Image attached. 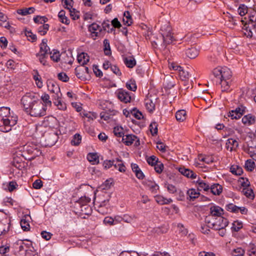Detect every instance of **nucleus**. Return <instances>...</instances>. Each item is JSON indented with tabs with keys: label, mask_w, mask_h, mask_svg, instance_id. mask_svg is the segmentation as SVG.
Returning <instances> with one entry per match:
<instances>
[{
	"label": "nucleus",
	"mask_w": 256,
	"mask_h": 256,
	"mask_svg": "<svg viewBox=\"0 0 256 256\" xmlns=\"http://www.w3.org/2000/svg\"><path fill=\"white\" fill-rule=\"evenodd\" d=\"M18 121L16 115L11 114L10 108L8 107L0 108V130L2 132H8L11 130L12 127L15 126Z\"/></svg>",
	"instance_id": "1"
},
{
	"label": "nucleus",
	"mask_w": 256,
	"mask_h": 256,
	"mask_svg": "<svg viewBox=\"0 0 256 256\" xmlns=\"http://www.w3.org/2000/svg\"><path fill=\"white\" fill-rule=\"evenodd\" d=\"M46 108L44 104L36 100L28 110H26V112L32 116L40 117L46 114Z\"/></svg>",
	"instance_id": "2"
},
{
	"label": "nucleus",
	"mask_w": 256,
	"mask_h": 256,
	"mask_svg": "<svg viewBox=\"0 0 256 256\" xmlns=\"http://www.w3.org/2000/svg\"><path fill=\"white\" fill-rule=\"evenodd\" d=\"M94 204L95 209L102 214H106L110 213L112 211V208L109 204L108 200H104L100 202L95 198Z\"/></svg>",
	"instance_id": "3"
},
{
	"label": "nucleus",
	"mask_w": 256,
	"mask_h": 256,
	"mask_svg": "<svg viewBox=\"0 0 256 256\" xmlns=\"http://www.w3.org/2000/svg\"><path fill=\"white\" fill-rule=\"evenodd\" d=\"M160 31L165 44H168L173 42L174 39L172 33V28L168 24H166L162 26Z\"/></svg>",
	"instance_id": "4"
},
{
	"label": "nucleus",
	"mask_w": 256,
	"mask_h": 256,
	"mask_svg": "<svg viewBox=\"0 0 256 256\" xmlns=\"http://www.w3.org/2000/svg\"><path fill=\"white\" fill-rule=\"evenodd\" d=\"M213 74L217 79L232 80V72L227 67H218L214 70Z\"/></svg>",
	"instance_id": "5"
},
{
	"label": "nucleus",
	"mask_w": 256,
	"mask_h": 256,
	"mask_svg": "<svg viewBox=\"0 0 256 256\" xmlns=\"http://www.w3.org/2000/svg\"><path fill=\"white\" fill-rule=\"evenodd\" d=\"M46 146H52L56 143L58 139V132L56 130H51L45 132L43 135Z\"/></svg>",
	"instance_id": "6"
},
{
	"label": "nucleus",
	"mask_w": 256,
	"mask_h": 256,
	"mask_svg": "<svg viewBox=\"0 0 256 256\" xmlns=\"http://www.w3.org/2000/svg\"><path fill=\"white\" fill-rule=\"evenodd\" d=\"M36 101L34 94L30 93L26 94L21 99L22 104L26 112Z\"/></svg>",
	"instance_id": "7"
},
{
	"label": "nucleus",
	"mask_w": 256,
	"mask_h": 256,
	"mask_svg": "<svg viewBox=\"0 0 256 256\" xmlns=\"http://www.w3.org/2000/svg\"><path fill=\"white\" fill-rule=\"evenodd\" d=\"M48 90L52 94V96L53 98H62V94L60 92V88L58 86L53 82H49L48 84Z\"/></svg>",
	"instance_id": "8"
},
{
	"label": "nucleus",
	"mask_w": 256,
	"mask_h": 256,
	"mask_svg": "<svg viewBox=\"0 0 256 256\" xmlns=\"http://www.w3.org/2000/svg\"><path fill=\"white\" fill-rule=\"evenodd\" d=\"M117 98L119 100L124 103L130 102L131 100L130 94L123 89H118L116 92Z\"/></svg>",
	"instance_id": "9"
},
{
	"label": "nucleus",
	"mask_w": 256,
	"mask_h": 256,
	"mask_svg": "<svg viewBox=\"0 0 256 256\" xmlns=\"http://www.w3.org/2000/svg\"><path fill=\"white\" fill-rule=\"evenodd\" d=\"M245 108V107L242 106L238 107L235 110L229 112L228 116L230 117L232 119H239L244 114Z\"/></svg>",
	"instance_id": "10"
},
{
	"label": "nucleus",
	"mask_w": 256,
	"mask_h": 256,
	"mask_svg": "<svg viewBox=\"0 0 256 256\" xmlns=\"http://www.w3.org/2000/svg\"><path fill=\"white\" fill-rule=\"evenodd\" d=\"M216 82L221 85V90L222 92H230L232 88H231L232 80L218 79Z\"/></svg>",
	"instance_id": "11"
},
{
	"label": "nucleus",
	"mask_w": 256,
	"mask_h": 256,
	"mask_svg": "<svg viewBox=\"0 0 256 256\" xmlns=\"http://www.w3.org/2000/svg\"><path fill=\"white\" fill-rule=\"evenodd\" d=\"M228 224V221L226 218L223 216H217L214 230H220V228H226Z\"/></svg>",
	"instance_id": "12"
},
{
	"label": "nucleus",
	"mask_w": 256,
	"mask_h": 256,
	"mask_svg": "<svg viewBox=\"0 0 256 256\" xmlns=\"http://www.w3.org/2000/svg\"><path fill=\"white\" fill-rule=\"evenodd\" d=\"M178 171L182 174L188 178L195 179L197 177V174L196 172H194L192 170L186 168L184 167L180 168Z\"/></svg>",
	"instance_id": "13"
},
{
	"label": "nucleus",
	"mask_w": 256,
	"mask_h": 256,
	"mask_svg": "<svg viewBox=\"0 0 256 256\" xmlns=\"http://www.w3.org/2000/svg\"><path fill=\"white\" fill-rule=\"evenodd\" d=\"M88 30L91 32L92 37H97L98 34L102 32V28L100 26L96 23H92L89 26Z\"/></svg>",
	"instance_id": "14"
},
{
	"label": "nucleus",
	"mask_w": 256,
	"mask_h": 256,
	"mask_svg": "<svg viewBox=\"0 0 256 256\" xmlns=\"http://www.w3.org/2000/svg\"><path fill=\"white\" fill-rule=\"evenodd\" d=\"M244 34L247 37L252 38L253 35V32L256 34V22L254 24H248V26L246 24L244 26Z\"/></svg>",
	"instance_id": "15"
},
{
	"label": "nucleus",
	"mask_w": 256,
	"mask_h": 256,
	"mask_svg": "<svg viewBox=\"0 0 256 256\" xmlns=\"http://www.w3.org/2000/svg\"><path fill=\"white\" fill-rule=\"evenodd\" d=\"M210 214L208 216L214 217L222 216L224 214V210L222 208L218 206H213L210 208Z\"/></svg>",
	"instance_id": "16"
},
{
	"label": "nucleus",
	"mask_w": 256,
	"mask_h": 256,
	"mask_svg": "<svg viewBox=\"0 0 256 256\" xmlns=\"http://www.w3.org/2000/svg\"><path fill=\"white\" fill-rule=\"evenodd\" d=\"M143 183L152 192L156 193L159 189L158 185L152 180H146Z\"/></svg>",
	"instance_id": "17"
},
{
	"label": "nucleus",
	"mask_w": 256,
	"mask_h": 256,
	"mask_svg": "<svg viewBox=\"0 0 256 256\" xmlns=\"http://www.w3.org/2000/svg\"><path fill=\"white\" fill-rule=\"evenodd\" d=\"M113 160L114 162L112 166H114L116 170H118L121 172H126V167L124 165V162L121 159L116 158L115 160Z\"/></svg>",
	"instance_id": "18"
},
{
	"label": "nucleus",
	"mask_w": 256,
	"mask_h": 256,
	"mask_svg": "<svg viewBox=\"0 0 256 256\" xmlns=\"http://www.w3.org/2000/svg\"><path fill=\"white\" fill-rule=\"evenodd\" d=\"M238 146V143L236 140L230 138L226 140V148L228 150L232 152L236 150Z\"/></svg>",
	"instance_id": "19"
},
{
	"label": "nucleus",
	"mask_w": 256,
	"mask_h": 256,
	"mask_svg": "<svg viewBox=\"0 0 256 256\" xmlns=\"http://www.w3.org/2000/svg\"><path fill=\"white\" fill-rule=\"evenodd\" d=\"M196 185L199 191L204 190L206 192L210 190V186L208 184L201 180L200 178H198L196 182Z\"/></svg>",
	"instance_id": "20"
},
{
	"label": "nucleus",
	"mask_w": 256,
	"mask_h": 256,
	"mask_svg": "<svg viewBox=\"0 0 256 256\" xmlns=\"http://www.w3.org/2000/svg\"><path fill=\"white\" fill-rule=\"evenodd\" d=\"M187 199L190 200L194 201L198 198L200 195V191L195 188H190L187 190Z\"/></svg>",
	"instance_id": "21"
},
{
	"label": "nucleus",
	"mask_w": 256,
	"mask_h": 256,
	"mask_svg": "<svg viewBox=\"0 0 256 256\" xmlns=\"http://www.w3.org/2000/svg\"><path fill=\"white\" fill-rule=\"evenodd\" d=\"M137 138V136L134 134H126L124 135L122 137V142L128 146L132 144L134 142Z\"/></svg>",
	"instance_id": "22"
},
{
	"label": "nucleus",
	"mask_w": 256,
	"mask_h": 256,
	"mask_svg": "<svg viewBox=\"0 0 256 256\" xmlns=\"http://www.w3.org/2000/svg\"><path fill=\"white\" fill-rule=\"evenodd\" d=\"M124 64L128 68H133L136 65V60L134 56H124L123 58Z\"/></svg>",
	"instance_id": "23"
},
{
	"label": "nucleus",
	"mask_w": 256,
	"mask_h": 256,
	"mask_svg": "<svg viewBox=\"0 0 256 256\" xmlns=\"http://www.w3.org/2000/svg\"><path fill=\"white\" fill-rule=\"evenodd\" d=\"M242 121L244 124L250 126L255 123L256 117L252 114H248L242 118Z\"/></svg>",
	"instance_id": "24"
},
{
	"label": "nucleus",
	"mask_w": 256,
	"mask_h": 256,
	"mask_svg": "<svg viewBox=\"0 0 256 256\" xmlns=\"http://www.w3.org/2000/svg\"><path fill=\"white\" fill-rule=\"evenodd\" d=\"M185 54L190 58H194L198 56V50L194 47H191L186 50Z\"/></svg>",
	"instance_id": "25"
},
{
	"label": "nucleus",
	"mask_w": 256,
	"mask_h": 256,
	"mask_svg": "<svg viewBox=\"0 0 256 256\" xmlns=\"http://www.w3.org/2000/svg\"><path fill=\"white\" fill-rule=\"evenodd\" d=\"M47 42L48 40L46 38L42 40V43L40 44V50L38 52L48 55L50 53V48L47 45Z\"/></svg>",
	"instance_id": "26"
},
{
	"label": "nucleus",
	"mask_w": 256,
	"mask_h": 256,
	"mask_svg": "<svg viewBox=\"0 0 256 256\" xmlns=\"http://www.w3.org/2000/svg\"><path fill=\"white\" fill-rule=\"evenodd\" d=\"M154 198L156 202L160 205L168 204L172 202V198H166L160 195L156 196Z\"/></svg>",
	"instance_id": "27"
},
{
	"label": "nucleus",
	"mask_w": 256,
	"mask_h": 256,
	"mask_svg": "<svg viewBox=\"0 0 256 256\" xmlns=\"http://www.w3.org/2000/svg\"><path fill=\"white\" fill-rule=\"evenodd\" d=\"M211 192L214 195H220L222 190V187L218 184H214L210 188Z\"/></svg>",
	"instance_id": "28"
},
{
	"label": "nucleus",
	"mask_w": 256,
	"mask_h": 256,
	"mask_svg": "<svg viewBox=\"0 0 256 256\" xmlns=\"http://www.w3.org/2000/svg\"><path fill=\"white\" fill-rule=\"evenodd\" d=\"M186 112L184 110H178L175 114L176 120L180 122H184L186 119Z\"/></svg>",
	"instance_id": "29"
},
{
	"label": "nucleus",
	"mask_w": 256,
	"mask_h": 256,
	"mask_svg": "<svg viewBox=\"0 0 256 256\" xmlns=\"http://www.w3.org/2000/svg\"><path fill=\"white\" fill-rule=\"evenodd\" d=\"M78 60L80 64L84 66L89 62V56L87 54L82 52L78 56Z\"/></svg>",
	"instance_id": "30"
},
{
	"label": "nucleus",
	"mask_w": 256,
	"mask_h": 256,
	"mask_svg": "<svg viewBox=\"0 0 256 256\" xmlns=\"http://www.w3.org/2000/svg\"><path fill=\"white\" fill-rule=\"evenodd\" d=\"M87 159L93 164H98L99 162V157L96 153H89L87 155Z\"/></svg>",
	"instance_id": "31"
},
{
	"label": "nucleus",
	"mask_w": 256,
	"mask_h": 256,
	"mask_svg": "<svg viewBox=\"0 0 256 256\" xmlns=\"http://www.w3.org/2000/svg\"><path fill=\"white\" fill-rule=\"evenodd\" d=\"M217 217H214L210 216H207L204 220L206 224H208V226L212 229L214 230V226L216 224V221Z\"/></svg>",
	"instance_id": "32"
},
{
	"label": "nucleus",
	"mask_w": 256,
	"mask_h": 256,
	"mask_svg": "<svg viewBox=\"0 0 256 256\" xmlns=\"http://www.w3.org/2000/svg\"><path fill=\"white\" fill-rule=\"evenodd\" d=\"M54 104L57 106L58 110H64L66 109V105L65 102L61 100V98H54Z\"/></svg>",
	"instance_id": "33"
},
{
	"label": "nucleus",
	"mask_w": 256,
	"mask_h": 256,
	"mask_svg": "<svg viewBox=\"0 0 256 256\" xmlns=\"http://www.w3.org/2000/svg\"><path fill=\"white\" fill-rule=\"evenodd\" d=\"M35 8L34 7H30L28 8H24L20 9L17 10V12L19 14L22 16H26L28 14H31L34 12Z\"/></svg>",
	"instance_id": "34"
},
{
	"label": "nucleus",
	"mask_w": 256,
	"mask_h": 256,
	"mask_svg": "<svg viewBox=\"0 0 256 256\" xmlns=\"http://www.w3.org/2000/svg\"><path fill=\"white\" fill-rule=\"evenodd\" d=\"M256 164L254 160L248 159L245 162L244 168L248 171L252 172L255 168Z\"/></svg>",
	"instance_id": "35"
},
{
	"label": "nucleus",
	"mask_w": 256,
	"mask_h": 256,
	"mask_svg": "<svg viewBox=\"0 0 256 256\" xmlns=\"http://www.w3.org/2000/svg\"><path fill=\"white\" fill-rule=\"evenodd\" d=\"M123 22L124 24L130 26L132 23V20L128 11H126L124 14Z\"/></svg>",
	"instance_id": "36"
},
{
	"label": "nucleus",
	"mask_w": 256,
	"mask_h": 256,
	"mask_svg": "<svg viewBox=\"0 0 256 256\" xmlns=\"http://www.w3.org/2000/svg\"><path fill=\"white\" fill-rule=\"evenodd\" d=\"M34 74L33 76V78L36 81V83L38 87L40 88L42 86V82L41 80V76L39 74L37 70H34Z\"/></svg>",
	"instance_id": "37"
},
{
	"label": "nucleus",
	"mask_w": 256,
	"mask_h": 256,
	"mask_svg": "<svg viewBox=\"0 0 256 256\" xmlns=\"http://www.w3.org/2000/svg\"><path fill=\"white\" fill-rule=\"evenodd\" d=\"M65 11L61 10L58 14L60 20L63 24H68L70 23V20L67 17L65 16Z\"/></svg>",
	"instance_id": "38"
},
{
	"label": "nucleus",
	"mask_w": 256,
	"mask_h": 256,
	"mask_svg": "<svg viewBox=\"0 0 256 256\" xmlns=\"http://www.w3.org/2000/svg\"><path fill=\"white\" fill-rule=\"evenodd\" d=\"M179 76L180 80L184 82V85H186V83L189 78L188 72L182 68L179 71Z\"/></svg>",
	"instance_id": "39"
},
{
	"label": "nucleus",
	"mask_w": 256,
	"mask_h": 256,
	"mask_svg": "<svg viewBox=\"0 0 256 256\" xmlns=\"http://www.w3.org/2000/svg\"><path fill=\"white\" fill-rule=\"evenodd\" d=\"M230 172L235 175L240 176L243 172L242 168L238 166H232L230 168Z\"/></svg>",
	"instance_id": "40"
},
{
	"label": "nucleus",
	"mask_w": 256,
	"mask_h": 256,
	"mask_svg": "<svg viewBox=\"0 0 256 256\" xmlns=\"http://www.w3.org/2000/svg\"><path fill=\"white\" fill-rule=\"evenodd\" d=\"M102 30H106L108 29V32L110 33L112 32L114 30V28H110V21L108 20H104L102 24Z\"/></svg>",
	"instance_id": "41"
},
{
	"label": "nucleus",
	"mask_w": 256,
	"mask_h": 256,
	"mask_svg": "<svg viewBox=\"0 0 256 256\" xmlns=\"http://www.w3.org/2000/svg\"><path fill=\"white\" fill-rule=\"evenodd\" d=\"M50 58L53 61L58 62L60 60V54L58 50H53L52 52H50Z\"/></svg>",
	"instance_id": "42"
},
{
	"label": "nucleus",
	"mask_w": 256,
	"mask_h": 256,
	"mask_svg": "<svg viewBox=\"0 0 256 256\" xmlns=\"http://www.w3.org/2000/svg\"><path fill=\"white\" fill-rule=\"evenodd\" d=\"M242 192L246 197L249 198H253L254 196L253 190L252 188H249V187L244 188Z\"/></svg>",
	"instance_id": "43"
},
{
	"label": "nucleus",
	"mask_w": 256,
	"mask_h": 256,
	"mask_svg": "<svg viewBox=\"0 0 256 256\" xmlns=\"http://www.w3.org/2000/svg\"><path fill=\"white\" fill-rule=\"evenodd\" d=\"M104 45V52L106 56H110L111 54L109 40L107 39L104 40L103 42Z\"/></svg>",
	"instance_id": "44"
},
{
	"label": "nucleus",
	"mask_w": 256,
	"mask_h": 256,
	"mask_svg": "<svg viewBox=\"0 0 256 256\" xmlns=\"http://www.w3.org/2000/svg\"><path fill=\"white\" fill-rule=\"evenodd\" d=\"M36 56L38 58L39 62L44 66L47 65L46 58L48 57V54H41L38 52L36 54Z\"/></svg>",
	"instance_id": "45"
},
{
	"label": "nucleus",
	"mask_w": 256,
	"mask_h": 256,
	"mask_svg": "<svg viewBox=\"0 0 256 256\" xmlns=\"http://www.w3.org/2000/svg\"><path fill=\"white\" fill-rule=\"evenodd\" d=\"M81 141L82 136L78 134H76L73 136L71 144L73 146H78L81 142Z\"/></svg>",
	"instance_id": "46"
},
{
	"label": "nucleus",
	"mask_w": 256,
	"mask_h": 256,
	"mask_svg": "<svg viewBox=\"0 0 256 256\" xmlns=\"http://www.w3.org/2000/svg\"><path fill=\"white\" fill-rule=\"evenodd\" d=\"M126 87L129 90L133 92H135L137 88L135 80H130L126 83Z\"/></svg>",
	"instance_id": "47"
},
{
	"label": "nucleus",
	"mask_w": 256,
	"mask_h": 256,
	"mask_svg": "<svg viewBox=\"0 0 256 256\" xmlns=\"http://www.w3.org/2000/svg\"><path fill=\"white\" fill-rule=\"evenodd\" d=\"M244 250L242 248H237L234 249L232 252V256H243L244 254Z\"/></svg>",
	"instance_id": "48"
},
{
	"label": "nucleus",
	"mask_w": 256,
	"mask_h": 256,
	"mask_svg": "<svg viewBox=\"0 0 256 256\" xmlns=\"http://www.w3.org/2000/svg\"><path fill=\"white\" fill-rule=\"evenodd\" d=\"M146 107L148 112H152L155 110V104L151 100H147L146 102Z\"/></svg>",
	"instance_id": "49"
},
{
	"label": "nucleus",
	"mask_w": 256,
	"mask_h": 256,
	"mask_svg": "<svg viewBox=\"0 0 256 256\" xmlns=\"http://www.w3.org/2000/svg\"><path fill=\"white\" fill-rule=\"evenodd\" d=\"M242 228V222L236 220L232 223V230L234 232H238Z\"/></svg>",
	"instance_id": "50"
},
{
	"label": "nucleus",
	"mask_w": 256,
	"mask_h": 256,
	"mask_svg": "<svg viewBox=\"0 0 256 256\" xmlns=\"http://www.w3.org/2000/svg\"><path fill=\"white\" fill-rule=\"evenodd\" d=\"M114 133L118 137H122L124 135V130L122 126H116L114 128Z\"/></svg>",
	"instance_id": "51"
},
{
	"label": "nucleus",
	"mask_w": 256,
	"mask_h": 256,
	"mask_svg": "<svg viewBox=\"0 0 256 256\" xmlns=\"http://www.w3.org/2000/svg\"><path fill=\"white\" fill-rule=\"evenodd\" d=\"M41 98L43 102L44 103V106H46V108L47 106H51L52 102L50 100V98L48 94H43L41 96Z\"/></svg>",
	"instance_id": "52"
},
{
	"label": "nucleus",
	"mask_w": 256,
	"mask_h": 256,
	"mask_svg": "<svg viewBox=\"0 0 256 256\" xmlns=\"http://www.w3.org/2000/svg\"><path fill=\"white\" fill-rule=\"evenodd\" d=\"M225 208L228 211L233 213H238V206L232 203L226 204Z\"/></svg>",
	"instance_id": "53"
},
{
	"label": "nucleus",
	"mask_w": 256,
	"mask_h": 256,
	"mask_svg": "<svg viewBox=\"0 0 256 256\" xmlns=\"http://www.w3.org/2000/svg\"><path fill=\"white\" fill-rule=\"evenodd\" d=\"M25 218H22L20 220V226L22 229L24 231H28L30 229V224L26 220V216H24Z\"/></svg>",
	"instance_id": "54"
},
{
	"label": "nucleus",
	"mask_w": 256,
	"mask_h": 256,
	"mask_svg": "<svg viewBox=\"0 0 256 256\" xmlns=\"http://www.w3.org/2000/svg\"><path fill=\"white\" fill-rule=\"evenodd\" d=\"M150 130L152 136H154L158 133V124L156 122L150 124L149 126Z\"/></svg>",
	"instance_id": "55"
},
{
	"label": "nucleus",
	"mask_w": 256,
	"mask_h": 256,
	"mask_svg": "<svg viewBox=\"0 0 256 256\" xmlns=\"http://www.w3.org/2000/svg\"><path fill=\"white\" fill-rule=\"evenodd\" d=\"M238 182L244 188H248L250 186V182L247 178L242 177L240 178Z\"/></svg>",
	"instance_id": "56"
},
{
	"label": "nucleus",
	"mask_w": 256,
	"mask_h": 256,
	"mask_svg": "<svg viewBox=\"0 0 256 256\" xmlns=\"http://www.w3.org/2000/svg\"><path fill=\"white\" fill-rule=\"evenodd\" d=\"M64 4V8L70 10V15L72 16V11L71 9L72 8L73 0H62Z\"/></svg>",
	"instance_id": "57"
},
{
	"label": "nucleus",
	"mask_w": 256,
	"mask_h": 256,
	"mask_svg": "<svg viewBox=\"0 0 256 256\" xmlns=\"http://www.w3.org/2000/svg\"><path fill=\"white\" fill-rule=\"evenodd\" d=\"M148 163L152 166H154L158 161V158L154 156H152L147 158Z\"/></svg>",
	"instance_id": "58"
},
{
	"label": "nucleus",
	"mask_w": 256,
	"mask_h": 256,
	"mask_svg": "<svg viewBox=\"0 0 256 256\" xmlns=\"http://www.w3.org/2000/svg\"><path fill=\"white\" fill-rule=\"evenodd\" d=\"M164 168V164L159 160L154 165V170L158 174H160L162 172Z\"/></svg>",
	"instance_id": "59"
},
{
	"label": "nucleus",
	"mask_w": 256,
	"mask_h": 256,
	"mask_svg": "<svg viewBox=\"0 0 256 256\" xmlns=\"http://www.w3.org/2000/svg\"><path fill=\"white\" fill-rule=\"evenodd\" d=\"M164 187L166 188L170 194H174L176 192V187L172 184L166 182L164 184Z\"/></svg>",
	"instance_id": "60"
},
{
	"label": "nucleus",
	"mask_w": 256,
	"mask_h": 256,
	"mask_svg": "<svg viewBox=\"0 0 256 256\" xmlns=\"http://www.w3.org/2000/svg\"><path fill=\"white\" fill-rule=\"evenodd\" d=\"M58 78L63 82H67L69 80L68 76L64 72H60L58 74Z\"/></svg>",
	"instance_id": "61"
},
{
	"label": "nucleus",
	"mask_w": 256,
	"mask_h": 256,
	"mask_svg": "<svg viewBox=\"0 0 256 256\" xmlns=\"http://www.w3.org/2000/svg\"><path fill=\"white\" fill-rule=\"evenodd\" d=\"M238 12L240 15L243 16L247 13L248 9L246 6L244 4H242L240 5L238 8Z\"/></svg>",
	"instance_id": "62"
},
{
	"label": "nucleus",
	"mask_w": 256,
	"mask_h": 256,
	"mask_svg": "<svg viewBox=\"0 0 256 256\" xmlns=\"http://www.w3.org/2000/svg\"><path fill=\"white\" fill-rule=\"evenodd\" d=\"M131 112L132 114L138 120H140L143 118L142 113L136 108H134Z\"/></svg>",
	"instance_id": "63"
},
{
	"label": "nucleus",
	"mask_w": 256,
	"mask_h": 256,
	"mask_svg": "<svg viewBox=\"0 0 256 256\" xmlns=\"http://www.w3.org/2000/svg\"><path fill=\"white\" fill-rule=\"evenodd\" d=\"M119 256H140L139 254L136 252H122Z\"/></svg>",
	"instance_id": "64"
}]
</instances>
